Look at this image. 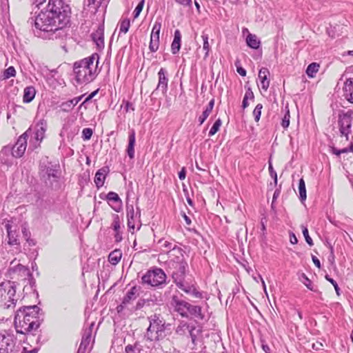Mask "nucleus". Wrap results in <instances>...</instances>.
<instances>
[{"label": "nucleus", "mask_w": 353, "mask_h": 353, "mask_svg": "<svg viewBox=\"0 0 353 353\" xmlns=\"http://www.w3.org/2000/svg\"><path fill=\"white\" fill-rule=\"evenodd\" d=\"M70 8L64 0H49L45 10L34 12L27 23L34 26L38 37L41 32L50 34L63 29L70 22Z\"/></svg>", "instance_id": "nucleus-1"}, {"label": "nucleus", "mask_w": 353, "mask_h": 353, "mask_svg": "<svg viewBox=\"0 0 353 353\" xmlns=\"http://www.w3.org/2000/svg\"><path fill=\"white\" fill-rule=\"evenodd\" d=\"M40 308L37 305L19 309L14 316V325L17 333L27 334L39 328L38 314Z\"/></svg>", "instance_id": "nucleus-2"}, {"label": "nucleus", "mask_w": 353, "mask_h": 353, "mask_svg": "<svg viewBox=\"0 0 353 353\" xmlns=\"http://www.w3.org/2000/svg\"><path fill=\"white\" fill-rule=\"evenodd\" d=\"M99 54L94 53L74 63L73 70L79 83H88L97 77L99 72Z\"/></svg>", "instance_id": "nucleus-3"}, {"label": "nucleus", "mask_w": 353, "mask_h": 353, "mask_svg": "<svg viewBox=\"0 0 353 353\" xmlns=\"http://www.w3.org/2000/svg\"><path fill=\"white\" fill-rule=\"evenodd\" d=\"M170 252L175 257L169 261V268L172 270V276L177 285L183 281L188 264L184 259L181 249L174 247Z\"/></svg>", "instance_id": "nucleus-4"}, {"label": "nucleus", "mask_w": 353, "mask_h": 353, "mask_svg": "<svg viewBox=\"0 0 353 353\" xmlns=\"http://www.w3.org/2000/svg\"><path fill=\"white\" fill-rule=\"evenodd\" d=\"M21 349L13 334L6 330L0 333V353H19Z\"/></svg>", "instance_id": "nucleus-5"}, {"label": "nucleus", "mask_w": 353, "mask_h": 353, "mask_svg": "<svg viewBox=\"0 0 353 353\" xmlns=\"http://www.w3.org/2000/svg\"><path fill=\"white\" fill-rule=\"evenodd\" d=\"M150 325L147 329V336L149 339L153 340L157 337V334L163 332L165 329V320L157 314H154L148 318Z\"/></svg>", "instance_id": "nucleus-6"}, {"label": "nucleus", "mask_w": 353, "mask_h": 353, "mask_svg": "<svg viewBox=\"0 0 353 353\" xmlns=\"http://www.w3.org/2000/svg\"><path fill=\"white\" fill-rule=\"evenodd\" d=\"M166 275L160 268H156L148 271L142 277L143 283H148L152 286H159L165 282Z\"/></svg>", "instance_id": "nucleus-7"}, {"label": "nucleus", "mask_w": 353, "mask_h": 353, "mask_svg": "<svg viewBox=\"0 0 353 353\" xmlns=\"http://www.w3.org/2000/svg\"><path fill=\"white\" fill-rule=\"evenodd\" d=\"M32 132L29 137H31L30 140V148L32 147V150L39 146L40 143L44 137V134L46 129V122L44 120L39 121L34 129L30 128Z\"/></svg>", "instance_id": "nucleus-8"}, {"label": "nucleus", "mask_w": 353, "mask_h": 353, "mask_svg": "<svg viewBox=\"0 0 353 353\" xmlns=\"http://www.w3.org/2000/svg\"><path fill=\"white\" fill-rule=\"evenodd\" d=\"M8 273L12 279L17 277L18 279H26L32 275L29 268L19 263L16 259L10 262Z\"/></svg>", "instance_id": "nucleus-9"}, {"label": "nucleus", "mask_w": 353, "mask_h": 353, "mask_svg": "<svg viewBox=\"0 0 353 353\" xmlns=\"http://www.w3.org/2000/svg\"><path fill=\"white\" fill-rule=\"evenodd\" d=\"M183 295L174 294L171 297L170 305L174 311L183 317H188V307L190 303L182 299Z\"/></svg>", "instance_id": "nucleus-10"}, {"label": "nucleus", "mask_w": 353, "mask_h": 353, "mask_svg": "<svg viewBox=\"0 0 353 353\" xmlns=\"http://www.w3.org/2000/svg\"><path fill=\"white\" fill-rule=\"evenodd\" d=\"M32 132L31 129L26 130L22 135H21L16 144L12 148V154L15 158L21 157L27 147V141Z\"/></svg>", "instance_id": "nucleus-11"}, {"label": "nucleus", "mask_w": 353, "mask_h": 353, "mask_svg": "<svg viewBox=\"0 0 353 353\" xmlns=\"http://www.w3.org/2000/svg\"><path fill=\"white\" fill-rule=\"evenodd\" d=\"M352 121L351 113H345L339 115V125L340 132L341 136L346 137V140H348V135L351 132Z\"/></svg>", "instance_id": "nucleus-12"}, {"label": "nucleus", "mask_w": 353, "mask_h": 353, "mask_svg": "<svg viewBox=\"0 0 353 353\" xmlns=\"http://www.w3.org/2000/svg\"><path fill=\"white\" fill-rule=\"evenodd\" d=\"M159 81L156 90H160L163 96H165L168 91V72L167 70L161 68L158 72Z\"/></svg>", "instance_id": "nucleus-13"}, {"label": "nucleus", "mask_w": 353, "mask_h": 353, "mask_svg": "<svg viewBox=\"0 0 353 353\" xmlns=\"http://www.w3.org/2000/svg\"><path fill=\"white\" fill-rule=\"evenodd\" d=\"M10 288H6L7 290L6 292V295L8 298V301L5 303V307L7 309H9L11 307H14L17 301V299H14L16 294V285L14 282L10 281Z\"/></svg>", "instance_id": "nucleus-14"}, {"label": "nucleus", "mask_w": 353, "mask_h": 353, "mask_svg": "<svg viewBox=\"0 0 353 353\" xmlns=\"http://www.w3.org/2000/svg\"><path fill=\"white\" fill-rule=\"evenodd\" d=\"M179 288L188 294L192 295L196 299H202V293L199 292L194 285H185L183 282L179 283L176 285Z\"/></svg>", "instance_id": "nucleus-15"}, {"label": "nucleus", "mask_w": 353, "mask_h": 353, "mask_svg": "<svg viewBox=\"0 0 353 353\" xmlns=\"http://www.w3.org/2000/svg\"><path fill=\"white\" fill-rule=\"evenodd\" d=\"M106 199L111 208L115 211L119 212L121 203V201L119 195L114 192H110L106 195Z\"/></svg>", "instance_id": "nucleus-16"}, {"label": "nucleus", "mask_w": 353, "mask_h": 353, "mask_svg": "<svg viewBox=\"0 0 353 353\" xmlns=\"http://www.w3.org/2000/svg\"><path fill=\"white\" fill-rule=\"evenodd\" d=\"M6 230L8 234V243L11 245H19V240L16 230H12V225L8 222L5 225Z\"/></svg>", "instance_id": "nucleus-17"}, {"label": "nucleus", "mask_w": 353, "mask_h": 353, "mask_svg": "<svg viewBox=\"0 0 353 353\" xmlns=\"http://www.w3.org/2000/svg\"><path fill=\"white\" fill-rule=\"evenodd\" d=\"M132 298V288L128 290L126 295L124 296L122 303L121 305H118L117 311L119 313H123V314H126L125 312V310L130 311L129 306L131 305V299Z\"/></svg>", "instance_id": "nucleus-18"}, {"label": "nucleus", "mask_w": 353, "mask_h": 353, "mask_svg": "<svg viewBox=\"0 0 353 353\" xmlns=\"http://www.w3.org/2000/svg\"><path fill=\"white\" fill-rule=\"evenodd\" d=\"M109 171V168L104 166L97 172L94 176V183L98 188L103 185L106 175L108 174Z\"/></svg>", "instance_id": "nucleus-19"}, {"label": "nucleus", "mask_w": 353, "mask_h": 353, "mask_svg": "<svg viewBox=\"0 0 353 353\" xmlns=\"http://www.w3.org/2000/svg\"><path fill=\"white\" fill-rule=\"evenodd\" d=\"M109 1L110 0H89V9L95 13L101 8L102 12H104Z\"/></svg>", "instance_id": "nucleus-20"}, {"label": "nucleus", "mask_w": 353, "mask_h": 353, "mask_svg": "<svg viewBox=\"0 0 353 353\" xmlns=\"http://www.w3.org/2000/svg\"><path fill=\"white\" fill-rule=\"evenodd\" d=\"M269 70L265 68H262L259 72V79L261 81V88L266 91L270 86V81L268 79Z\"/></svg>", "instance_id": "nucleus-21"}, {"label": "nucleus", "mask_w": 353, "mask_h": 353, "mask_svg": "<svg viewBox=\"0 0 353 353\" xmlns=\"http://www.w3.org/2000/svg\"><path fill=\"white\" fill-rule=\"evenodd\" d=\"M344 92L346 99L353 103V78L347 79L345 82Z\"/></svg>", "instance_id": "nucleus-22"}, {"label": "nucleus", "mask_w": 353, "mask_h": 353, "mask_svg": "<svg viewBox=\"0 0 353 353\" xmlns=\"http://www.w3.org/2000/svg\"><path fill=\"white\" fill-rule=\"evenodd\" d=\"M151 301L148 299H139L134 310V315H137L139 310H142L144 313L150 309Z\"/></svg>", "instance_id": "nucleus-23"}, {"label": "nucleus", "mask_w": 353, "mask_h": 353, "mask_svg": "<svg viewBox=\"0 0 353 353\" xmlns=\"http://www.w3.org/2000/svg\"><path fill=\"white\" fill-rule=\"evenodd\" d=\"M83 96L75 97L71 100L63 102L61 104V108L63 112H69L72 110L74 107L81 101Z\"/></svg>", "instance_id": "nucleus-24"}, {"label": "nucleus", "mask_w": 353, "mask_h": 353, "mask_svg": "<svg viewBox=\"0 0 353 353\" xmlns=\"http://www.w3.org/2000/svg\"><path fill=\"white\" fill-rule=\"evenodd\" d=\"M181 34L179 30L174 31V40L171 45V49L172 54H176L181 48Z\"/></svg>", "instance_id": "nucleus-25"}, {"label": "nucleus", "mask_w": 353, "mask_h": 353, "mask_svg": "<svg viewBox=\"0 0 353 353\" xmlns=\"http://www.w3.org/2000/svg\"><path fill=\"white\" fill-rule=\"evenodd\" d=\"M92 38L98 47L103 46V28L99 27L97 31L92 34Z\"/></svg>", "instance_id": "nucleus-26"}, {"label": "nucleus", "mask_w": 353, "mask_h": 353, "mask_svg": "<svg viewBox=\"0 0 353 353\" xmlns=\"http://www.w3.org/2000/svg\"><path fill=\"white\" fill-rule=\"evenodd\" d=\"M189 314L199 320L204 319V314L201 312V307L198 305H192L190 304L188 307V315Z\"/></svg>", "instance_id": "nucleus-27"}, {"label": "nucleus", "mask_w": 353, "mask_h": 353, "mask_svg": "<svg viewBox=\"0 0 353 353\" xmlns=\"http://www.w3.org/2000/svg\"><path fill=\"white\" fill-rule=\"evenodd\" d=\"M36 90L33 86H28L23 90V101L24 103H30L34 98Z\"/></svg>", "instance_id": "nucleus-28"}, {"label": "nucleus", "mask_w": 353, "mask_h": 353, "mask_svg": "<svg viewBox=\"0 0 353 353\" xmlns=\"http://www.w3.org/2000/svg\"><path fill=\"white\" fill-rule=\"evenodd\" d=\"M119 37H121V34H126L130 27V20L128 18H122L119 24Z\"/></svg>", "instance_id": "nucleus-29"}, {"label": "nucleus", "mask_w": 353, "mask_h": 353, "mask_svg": "<svg viewBox=\"0 0 353 353\" xmlns=\"http://www.w3.org/2000/svg\"><path fill=\"white\" fill-rule=\"evenodd\" d=\"M248 46L252 49H258L261 42L255 34L249 33L246 38Z\"/></svg>", "instance_id": "nucleus-30"}, {"label": "nucleus", "mask_w": 353, "mask_h": 353, "mask_svg": "<svg viewBox=\"0 0 353 353\" xmlns=\"http://www.w3.org/2000/svg\"><path fill=\"white\" fill-rule=\"evenodd\" d=\"M91 332H92V328L91 327L85 330L84 332V334L82 337L81 343L80 344L79 349H81L83 347L84 348L86 347L88 345H89L90 339H91Z\"/></svg>", "instance_id": "nucleus-31"}, {"label": "nucleus", "mask_w": 353, "mask_h": 353, "mask_svg": "<svg viewBox=\"0 0 353 353\" xmlns=\"http://www.w3.org/2000/svg\"><path fill=\"white\" fill-rule=\"evenodd\" d=\"M121 255L120 250H115L110 253L108 256V261L112 265H116L120 261Z\"/></svg>", "instance_id": "nucleus-32"}, {"label": "nucleus", "mask_w": 353, "mask_h": 353, "mask_svg": "<svg viewBox=\"0 0 353 353\" xmlns=\"http://www.w3.org/2000/svg\"><path fill=\"white\" fill-rule=\"evenodd\" d=\"M319 64L316 63H310L306 70V74L309 77H314L316 72L319 71Z\"/></svg>", "instance_id": "nucleus-33"}, {"label": "nucleus", "mask_w": 353, "mask_h": 353, "mask_svg": "<svg viewBox=\"0 0 353 353\" xmlns=\"http://www.w3.org/2000/svg\"><path fill=\"white\" fill-rule=\"evenodd\" d=\"M299 198H300L301 201L303 202V201H305L306 199V197H307L305 184V181L303 179H301L299 180Z\"/></svg>", "instance_id": "nucleus-34"}, {"label": "nucleus", "mask_w": 353, "mask_h": 353, "mask_svg": "<svg viewBox=\"0 0 353 353\" xmlns=\"http://www.w3.org/2000/svg\"><path fill=\"white\" fill-rule=\"evenodd\" d=\"M46 174L48 176V179L53 178L54 180L58 179V170L52 165L46 168Z\"/></svg>", "instance_id": "nucleus-35"}, {"label": "nucleus", "mask_w": 353, "mask_h": 353, "mask_svg": "<svg viewBox=\"0 0 353 353\" xmlns=\"http://www.w3.org/2000/svg\"><path fill=\"white\" fill-rule=\"evenodd\" d=\"M300 280L309 290L314 292H316V289L314 288V287L312 285L311 280L306 276L305 274H301Z\"/></svg>", "instance_id": "nucleus-36"}, {"label": "nucleus", "mask_w": 353, "mask_h": 353, "mask_svg": "<svg viewBox=\"0 0 353 353\" xmlns=\"http://www.w3.org/2000/svg\"><path fill=\"white\" fill-rule=\"evenodd\" d=\"M201 37L203 41V49L205 51V58H207L209 56V52L210 50V46L208 42V35L203 34Z\"/></svg>", "instance_id": "nucleus-37"}, {"label": "nucleus", "mask_w": 353, "mask_h": 353, "mask_svg": "<svg viewBox=\"0 0 353 353\" xmlns=\"http://www.w3.org/2000/svg\"><path fill=\"white\" fill-rule=\"evenodd\" d=\"M290 110L288 109V107L286 106L285 107V114L281 121V125L284 129L288 128V126L290 125Z\"/></svg>", "instance_id": "nucleus-38"}, {"label": "nucleus", "mask_w": 353, "mask_h": 353, "mask_svg": "<svg viewBox=\"0 0 353 353\" xmlns=\"http://www.w3.org/2000/svg\"><path fill=\"white\" fill-rule=\"evenodd\" d=\"M221 124H222V121H221V119L219 118L214 122L212 127L210 130L209 136L212 137V136L214 135L219 130V128H220Z\"/></svg>", "instance_id": "nucleus-39"}, {"label": "nucleus", "mask_w": 353, "mask_h": 353, "mask_svg": "<svg viewBox=\"0 0 353 353\" xmlns=\"http://www.w3.org/2000/svg\"><path fill=\"white\" fill-rule=\"evenodd\" d=\"M16 75V70L13 66H10L3 72V79H7Z\"/></svg>", "instance_id": "nucleus-40"}, {"label": "nucleus", "mask_w": 353, "mask_h": 353, "mask_svg": "<svg viewBox=\"0 0 353 353\" xmlns=\"http://www.w3.org/2000/svg\"><path fill=\"white\" fill-rule=\"evenodd\" d=\"M262 108H263L262 104L259 103L256 105V107L253 111V115L254 117V120L256 122H258L260 119Z\"/></svg>", "instance_id": "nucleus-41"}, {"label": "nucleus", "mask_w": 353, "mask_h": 353, "mask_svg": "<svg viewBox=\"0 0 353 353\" xmlns=\"http://www.w3.org/2000/svg\"><path fill=\"white\" fill-rule=\"evenodd\" d=\"M127 153L130 159H132V131L128 134V146Z\"/></svg>", "instance_id": "nucleus-42"}, {"label": "nucleus", "mask_w": 353, "mask_h": 353, "mask_svg": "<svg viewBox=\"0 0 353 353\" xmlns=\"http://www.w3.org/2000/svg\"><path fill=\"white\" fill-rule=\"evenodd\" d=\"M303 234L305 237V241L312 246L313 245V241L311 237L309 235L308 230L306 226H304L303 225H301Z\"/></svg>", "instance_id": "nucleus-43"}, {"label": "nucleus", "mask_w": 353, "mask_h": 353, "mask_svg": "<svg viewBox=\"0 0 353 353\" xmlns=\"http://www.w3.org/2000/svg\"><path fill=\"white\" fill-rule=\"evenodd\" d=\"M6 288L10 287V281H5L0 283V297L6 296Z\"/></svg>", "instance_id": "nucleus-44"}, {"label": "nucleus", "mask_w": 353, "mask_h": 353, "mask_svg": "<svg viewBox=\"0 0 353 353\" xmlns=\"http://www.w3.org/2000/svg\"><path fill=\"white\" fill-rule=\"evenodd\" d=\"M176 332L179 334H185L186 332H190V326L187 323L179 325L176 327Z\"/></svg>", "instance_id": "nucleus-45"}, {"label": "nucleus", "mask_w": 353, "mask_h": 353, "mask_svg": "<svg viewBox=\"0 0 353 353\" xmlns=\"http://www.w3.org/2000/svg\"><path fill=\"white\" fill-rule=\"evenodd\" d=\"M144 3H145L144 0L139 1L138 5L135 8V10H134V12H135L134 14V19L137 18L139 15V14L141 13V12L142 11V10L143 8Z\"/></svg>", "instance_id": "nucleus-46"}, {"label": "nucleus", "mask_w": 353, "mask_h": 353, "mask_svg": "<svg viewBox=\"0 0 353 353\" xmlns=\"http://www.w3.org/2000/svg\"><path fill=\"white\" fill-rule=\"evenodd\" d=\"M92 133L93 131L91 128H84L82 131V138L83 139V140H89L90 139Z\"/></svg>", "instance_id": "nucleus-47"}, {"label": "nucleus", "mask_w": 353, "mask_h": 353, "mask_svg": "<svg viewBox=\"0 0 353 353\" xmlns=\"http://www.w3.org/2000/svg\"><path fill=\"white\" fill-rule=\"evenodd\" d=\"M112 227L113 228V229L115 232L119 231V230L121 228V225H120V221H119V218L118 215H116L114 216L112 224Z\"/></svg>", "instance_id": "nucleus-48"}, {"label": "nucleus", "mask_w": 353, "mask_h": 353, "mask_svg": "<svg viewBox=\"0 0 353 353\" xmlns=\"http://www.w3.org/2000/svg\"><path fill=\"white\" fill-rule=\"evenodd\" d=\"M132 104L128 101H123V103L121 105V110L123 112H125L126 114L128 113L129 110L131 108Z\"/></svg>", "instance_id": "nucleus-49"}, {"label": "nucleus", "mask_w": 353, "mask_h": 353, "mask_svg": "<svg viewBox=\"0 0 353 353\" xmlns=\"http://www.w3.org/2000/svg\"><path fill=\"white\" fill-rule=\"evenodd\" d=\"M161 28V24H159L157 31H152L150 40L154 41H159V32Z\"/></svg>", "instance_id": "nucleus-50"}, {"label": "nucleus", "mask_w": 353, "mask_h": 353, "mask_svg": "<svg viewBox=\"0 0 353 353\" xmlns=\"http://www.w3.org/2000/svg\"><path fill=\"white\" fill-rule=\"evenodd\" d=\"M268 169H269V172H270V174L271 177H272L274 179V183L276 184L277 183V174L274 170L272 165L270 163L269 164Z\"/></svg>", "instance_id": "nucleus-51"}, {"label": "nucleus", "mask_w": 353, "mask_h": 353, "mask_svg": "<svg viewBox=\"0 0 353 353\" xmlns=\"http://www.w3.org/2000/svg\"><path fill=\"white\" fill-rule=\"evenodd\" d=\"M149 48L152 52H156L159 48V41L150 40Z\"/></svg>", "instance_id": "nucleus-52"}, {"label": "nucleus", "mask_w": 353, "mask_h": 353, "mask_svg": "<svg viewBox=\"0 0 353 353\" xmlns=\"http://www.w3.org/2000/svg\"><path fill=\"white\" fill-rule=\"evenodd\" d=\"M134 353H148L146 350L140 347L137 343L134 344Z\"/></svg>", "instance_id": "nucleus-53"}, {"label": "nucleus", "mask_w": 353, "mask_h": 353, "mask_svg": "<svg viewBox=\"0 0 353 353\" xmlns=\"http://www.w3.org/2000/svg\"><path fill=\"white\" fill-rule=\"evenodd\" d=\"M99 90H97L94 92H92V93H90L86 98L84 100V101L81 104L80 106H82L83 105H84L85 103L88 102L89 101H90L98 92Z\"/></svg>", "instance_id": "nucleus-54"}, {"label": "nucleus", "mask_w": 353, "mask_h": 353, "mask_svg": "<svg viewBox=\"0 0 353 353\" xmlns=\"http://www.w3.org/2000/svg\"><path fill=\"white\" fill-rule=\"evenodd\" d=\"M210 114L205 112V110L203 112L202 114L199 117V121L200 125L203 124L205 119L208 117Z\"/></svg>", "instance_id": "nucleus-55"}, {"label": "nucleus", "mask_w": 353, "mask_h": 353, "mask_svg": "<svg viewBox=\"0 0 353 353\" xmlns=\"http://www.w3.org/2000/svg\"><path fill=\"white\" fill-rule=\"evenodd\" d=\"M347 152H353V143H351V144L349 147L341 149V154L347 153Z\"/></svg>", "instance_id": "nucleus-56"}, {"label": "nucleus", "mask_w": 353, "mask_h": 353, "mask_svg": "<svg viewBox=\"0 0 353 353\" xmlns=\"http://www.w3.org/2000/svg\"><path fill=\"white\" fill-rule=\"evenodd\" d=\"M243 98L247 99L248 100L249 99H254V94H253V92H252V90H251V89H250V88H249V89L246 91V92H245V95H244V97H243Z\"/></svg>", "instance_id": "nucleus-57"}, {"label": "nucleus", "mask_w": 353, "mask_h": 353, "mask_svg": "<svg viewBox=\"0 0 353 353\" xmlns=\"http://www.w3.org/2000/svg\"><path fill=\"white\" fill-rule=\"evenodd\" d=\"M176 1L183 6H191L192 0H176Z\"/></svg>", "instance_id": "nucleus-58"}, {"label": "nucleus", "mask_w": 353, "mask_h": 353, "mask_svg": "<svg viewBox=\"0 0 353 353\" xmlns=\"http://www.w3.org/2000/svg\"><path fill=\"white\" fill-rule=\"evenodd\" d=\"M128 227L130 228H132V226L130 225V224H131L130 220L132 219V208L128 210Z\"/></svg>", "instance_id": "nucleus-59"}, {"label": "nucleus", "mask_w": 353, "mask_h": 353, "mask_svg": "<svg viewBox=\"0 0 353 353\" xmlns=\"http://www.w3.org/2000/svg\"><path fill=\"white\" fill-rule=\"evenodd\" d=\"M186 171L185 168H183L179 172V178L181 180H183L185 178Z\"/></svg>", "instance_id": "nucleus-60"}, {"label": "nucleus", "mask_w": 353, "mask_h": 353, "mask_svg": "<svg viewBox=\"0 0 353 353\" xmlns=\"http://www.w3.org/2000/svg\"><path fill=\"white\" fill-rule=\"evenodd\" d=\"M312 261L314 263V265L318 268H321V263H320V261L317 259V257H316L315 256L312 255Z\"/></svg>", "instance_id": "nucleus-61"}, {"label": "nucleus", "mask_w": 353, "mask_h": 353, "mask_svg": "<svg viewBox=\"0 0 353 353\" xmlns=\"http://www.w3.org/2000/svg\"><path fill=\"white\" fill-rule=\"evenodd\" d=\"M237 72L242 77H245L246 75V70L242 67H237Z\"/></svg>", "instance_id": "nucleus-62"}, {"label": "nucleus", "mask_w": 353, "mask_h": 353, "mask_svg": "<svg viewBox=\"0 0 353 353\" xmlns=\"http://www.w3.org/2000/svg\"><path fill=\"white\" fill-rule=\"evenodd\" d=\"M331 152L337 157L341 155V150L337 149L335 147H331L330 148Z\"/></svg>", "instance_id": "nucleus-63"}, {"label": "nucleus", "mask_w": 353, "mask_h": 353, "mask_svg": "<svg viewBox=\"0 0 353 353\" xmlns=\"http://www.w3.org/2000/svg\"><path fill=\"white\" fill-rule=\"evenodd\" d=\"M290 243L292 244H296L298 242V239L294 234L292 233L290 236Z\"/></svg>", "instance_id": "nucleus-64"}]
</instances>
